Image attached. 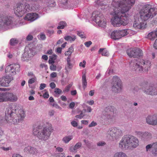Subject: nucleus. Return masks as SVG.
Instances as JSON below:
<instances>
[{"label":"nucleus","instance_id":"1","mask_svg":"<svg viewBox=\"0 0 157 157\" xmlns=\"http://www.w3.org/2000/svg\"><path fill=\"white\" fill-rule=\"evenodd\" d=\"M135 0H113L111 4L114 8L113 17L111 20L114 27L125 26L128 23V17L126 14L134 4Z\"/></svg>","mask_w":157,"mask_h":157},{"label":"nucleus","instance_id":"2","mask_svg":"<svg viewBox=\"0 0 157 157\" xmlns=\"http://www.w3.org/2000/svg\"><path fill=\"white\" fill-rule=\"evenodd\" d=\"M5 113L6 120L14 124L21 122L25 117V112L22 109H14L12 106L6 108Z\"/></svg>","mask_w":157,"mask_h":157},{"label":"nucleus","instance_id":"3","mask_svg":"<svg viewBox=\"0 0 157 157\" xmlns=\"http://www.w3.org/2000/svg\"><path fill=\"white\" fill-rule=\"evenodd\" d=\"M53 130L51 124L43 128L41 126L36 127L33 126V133L34 135L36 136L39 139L45 141L49 138Z\"/></svg>","mask_w":157,"mask_h":157},{"label":"nucleus","instance_id":"4","mask_svg":"<svg viewBox=\"0 0 157 157\" xmlns=\"http://www.w3.org/2000/svg\"><path fill=\"white\" fill-rule=\"evenodd\" d=\"M139 141L136 137L131 135L124 136L121 140L119 147L122 150H127L131 147L136 148L139 145Z\"/></svg>","mask_w":157,"mask_h":157},{"label":"nucleus","instance_id":"5","mask_svg":"<svg viewBox=\"0 0 157 157\" xmlns=\"http://www.w3.org/2000/svg\"><path fill=\"white\" fill-rule=\"evenodd\" d=\"M130 68L132 70L140 72L144 70L147 71L151 66V62L148 60L140 59V61L134 59L131 60L129 63Z\"/></svg>","mask_w":157,"mask_h":157},{"label":"nucleus","instance_id":"6","mask_svg":"<svg viewBox=\"0 0 157 157\" xmlns=\"http://www.w3.org/2000/svg\"><path fill=\"white\" fill-rule=\"evenodd\" d=\"M156 12L154 8H152L149 5L144 6L139 12V17L142 21H145L152 18L156 14Z\"/></svg>","mask_w":157,"mask_h":157},{"label":"nucleus","instance_id":"7","mask_svg":"<svg viewBox=\"0 0 157 157\" xmlns=\"http://www.w3.org/2000/svg\"><path fill=\"white\" fill-rule=\"evenodd\" d=\"M31 9L28 4L19 3L17 4L14 10L15 14L18 17H21L25 13L29 12Z\"/></svg>","mask_w":157,"mask_h":157},{"label":"nucleus","instance_id":"8","mask_svg":"<svg viewBox=\"0 0 157 157\" xmlns=\"http://www.w3.org/2000/svg\"><path fill=\"white\" fill-rule=\"evenodd\" d=\"M17 99L16 96L9 92H0V102L15 101Z\"/></svg>","mask_w":157,"mask_h":157},{"label":"nucleus","instance_id":"9","mask_svg":"<svg viewBox=\"0 0 157 157\" xmlns=\"http://www.w3.org/2000/svg\"><path fill=\"white\" fill-rule=\"evenodd\" d=\"M152 85L145 81L141 83V86H142L143 90L146 94L151 95H156L157 91Z\"/></svg>","mask_w":157,"mask_h":157},{"label":"nucleus","instance_id":"10","mask_svg":"<svg viewBox=\"0 0 157 157\" xmlns=\"http://www.w3.org/2000/svg\"><path fill=\"white\" fill-rule=\"evenodd\" d=\"M94 16V20L98 24V25L102 27H104L106 25V21L103 14L98 12H94L92 15Z\"/></svg>","mask_w":157,"mask_h":157},{"label":"nucleus","instance_id":"11","mask_svg":"<svg viewBox=\"0 0 157 157\" xmlns=\"http://www.w3.org/2000/svg\"><path fill=\"white\" fill-rule=\"evenodd\" d=\"M127 55L129 57L138 58L143 55L142 50L138 48H130L126 51Z\"/></svg>","mask_w":157,"mask_h":157},{"label":"nucleus","instance_id":"12","mask_svg":"<svg viewBox=\"0 0 157 157\" xmlns=\"http://www.w3.org/2000/svg\"><path fill=\"white\" fill-rule=\"evenodd\" d=\"M112 80L113 84L112 88L113 91L115 92H120L122 89V83L119 78L115 76L113 77Z\"/></svg>","mask_w":157,"mask_h":157},{"label":"nucleus","instance_id":"13","mask_svg":"<svg viewBox=\"0 0 157 157\" xmlns=\"http://www.w3.org/2000/svg\"><path fill=\"white\" fill-rule=\"evenodd\" d=\"M108 135L110 136L113 139H117L122 135L121 130L116 127H112L109 129L107 132Z\"/></svg>","mask_w":157,"mask_h":157},{"label":"nucleus","instance_id":"14","mask_svg":"<svg viewBox=\"0 0 157 157\" xmlns=\"http://www.w3.org/2000/svg\"><path fill=\"white\" fill-rule=\"evenodd\" d=\"M20 70V65L18 64H15L6 67L5 69V72H10L12 75H15L17 72L19 71Z\"/></svg>","mask_w":157,"mask_h":157},{"label":"nucleus","instance_id":"15","mask_svg":"<svg viewBox=\"0 0 157 157\" xmlns=\"http://www.w3.org/2000/svg\"><path fill=\"white\" fill-rule=\"evenodd\" d=\"M152 148L151 152L154 156H157V142L154 143L152 144H148L146 146V149L147 151Z\"/></svg>","mask_w":157,"mask_h":157},{"label":"nucleus","instance_id":"16","mask_svg":"<svg viewBox=\"0 0 157 157\" xmlns=\"http://www.w3.org/2000/svg\"><path fill=\"white\" fill-rule=\"evenodd\" d=\"M13 78L6 76L0 78V86L3 87H7L9 86V83L13 80Z\"/></svg>","mask_w":157,"mask_h":157},{"label":"nucleus","instance_id":"17","mask_svg":"<svg viewBox=\"0 0 157 157\" xmlns=\"http://www.w3.org/2000/svg\"><path fill=\"white\" fill-rule=\"evenodd\" d=\"M146 121L147 123L149 124L157 125V115L148 116L146 118Z\"/></svg>","mask_w":157,"mask_h":157},{"label":"nucleus","instance_id":"18","mask_svg":"<svg viewBox=\"0 0 157 157\" xmlns=\"http://www.w3.org/2000/svg\"><path fill=\"white\" fill-rule=\"evenodd\" d=\"M12 22V18L11 17L5 16L3 15H0V23H3L5 24L9 25Z\"/></svg>","mask_w":157,"mask_h":157},{"label":"nucleus","instance_id":"19","mask_svg":"<svg viewBox=\"0 0 157 157\" xmlns=\"http://www.w3.org/2000/svg\"><path fill=\"white\" fill-rule=\"evenodd\" d=\"M38 17V15L36 13H29L26 14L24 19L32 21L36 19Z\"/></svg>","mask_w":157,"mask_h":157},{"label":"nucleus","instance_id":"20","mask_svg":"<svg viewBox=\"0 0 157 157\" xmlns=\"http://www.w3.org/2000/svg\"><path fill=\"white\" fill-rule=\"evenodd\" d=\"M133 26L136 29H144L145 28L144 23L143 21L140 22L139 20H136L133 23Z\"/></svg>","mask_w":157,"mask_h":157},{"label":"nucleus","instance_id":"21","mask_svg":"<svg viewBox=\"0 0 157 157\" xmlns=\"http://www.w3.org/2000/svg\"><path fill=\"white\" fill-rule=\"evenodd\" d=\"M114 108L113 106H109L105 108V113L104 114L105 115H108L109 116L110 114H112L114 113Z\"/></svg>","mask_w":157,"mask_h":157},{"label":"nucleus","instance_id":"22","mask_svg":"<svg viewBox=\"0 0 157 157\" xmlns=\"http://www.w3.org/2000/svg\"><path fill=\"white\" fill-rule=\"evenodd\" d=\"M82 145L81 142H79L77 143L73 147L71 146L69 148V151L72 152H76L77 149L80 148Z\"/></svg>","mask_w":157,"mask_h":157},{"label":"nucleus","instance_id":"23","mask_svg":"<svg viewBox=\"0 0 157 157\" xmlns=\"http://www.w3.org/2000/svg\"><path fill=\"white\" fill-rule=\"evenodd\" d=\"M27 147L29 153L32 154L34 157H35L39 155L38 150L36 148L31 147Z\"/></svg>","mask_w":157,"mask_h":157},{"label":"nucleus","instance_id":"24","mask_svg":"<svg viewBox=\"0 0 157 157\" xmlns=\"http://www.w3.org/2000/svg\"><path fill=\"white\" fill-rule=\"evenodd\" d=\"M111 38L114 40H118L121 38V36L118 30L114 31L111 35Z\"/></svg>","mask_w":157,"mask_h":157},{"label":"nucleus","instance_id":"25","mask_svg":"<svg viewBox=\"0 0 157 157\" xmlns=\"http://www.w3.org/2000/svg\"><path fill=\"white\" fill-rule=\"evenodd\" d=\"M67 65L65 67V69L66 71L67 72L72 69L73 67V65L71 63L70 58L69 57L67 58Z\"/></svg>","mask_w":157,"mask_h":157},{"label":"nucleus","instance_id":"26","mask_svg":"<svg viewBox=\"0 0 157 157\" xmlns=\"http://www.w3.org/2000/svg\"><path fill=\"white\" fill-rule=\"evenodd\" d=\"M157 37V31H153L149 33L147 35V38L151 40H154Z\"/></svg>","mask_w":157,"mask_h":157},{"label":"nucleus","instance_id":"27","mask_svg":"<svg viewBox=\"0 0 157 157\" xmlns=\"http://www.w3.org/2000/svg\"><path fill=\"white\" fill-rule=\"evenodd\" d=\"M82 86L84 89H85L87 85V82L85 73H82Z\"/></svg>","mask_w":157,"mask_h":157},{"label":"nucleus","instance_id":"28","mask_svg":"<svg viewBox=\"0 0 157 157\" xmlns=\"http://www.w3.org/2000/svg\"><path fill=\"white\" fill-rule=\"evenodd\" d=\"M64 39L67 41H69L71 42H72L75 40L76 39V37L74 35H72V36H67L64 37Z\"/></svg>","mask_w":157,"mask_h":157},{"label":"nucleus","instance_id":"29","mask_svg":"<svg viewBox=\"0 0 157 157\" xmlns=\"http://www.w3.org/2000/svg\"><path fill=\"white\" fill-rule=\"evenodd\" d=\"M128 31H129V30L125 29L122 30H118L120 36H121V38L126 36L128 33Z\"/></svg>","mask_w":157,"mask_h":157},{"label":"nucleus","instance_id":"30","mask_svg":"<svg viewBox=\"0 0 157 157\" xmlns=\"http://www.w3.org/2000/svg\"><path fill=\"white\" fill-rule=\"evenodd\" d=\"M151 138V135L150 133L148 132H145L143 134L142 138L144 140H148Z\"/></svg>","mask_w":157,"mask_h":157},{"label":"nucleus","instance_id":"31","mask_svg":"<svg viewBox=\"0 0 157 157\" xmlns=\"http://www.w3.org/2000/svg\"><path fill=\"white\" fill-rule=\"evenodd\" d=\"M73 139L72 136H67L64 137L62 139L63 141L65 144H67Z\"/></svg>","mask_w":157,"mask_h":157},{"label":"nucleus","instance_id":"32","mask_svg":"<svg viewBox=\"0 0 157 157\" xmlns=\"http://www.w3.org/2000/svg\"><path fill=\"white\" fill-rule=\"evenodd\" d=\"M113 157H128V156L125 153L120 151L116 153Z\"/></svg>","mask_w":157,"mask_h":157},{"label":"nucleus","instance_id":"33","mask_svg":"<svg viewBox=\"0 0 157 157\" xmlns=\"http://www.w3.org/2000/svg\"><path fill=\"white\" fill-rule=\"evenodd\" d=\"M98 52L99 53H101V54L102 56H108L109 55V53L106 50H104V48H100Z\"/></svg>","mask_w":157,"mask_h":157},{"label":"nucleus","instance_id":"34","mask_svg":"<svg viewBox=\"0 0 157 157\" xmlns=\"http://www.w3.org/2000/svg\"><path fill=\"white\" fill-rule=\"evenodd\" d=\"M67 25L66 23L64 21H60L59 23V25L57 27V29H62L64 28Z\"/></svg>","mask_w":157,"mask_h":157},{"label":"nucleus","instance_id":"35","mask_svg":"<svg viewBox=\"0 0 157 157\" xmlns=\"http://www.w3.org/2000/svg\"><path fill=\"white\" fill-rule=\"evenodd\" d=\"M18 43V40L15 38H12L10 40V44L11 45H14Z\"/></svg>","mask_w":157,"mask_h":157},{"label":"nucleus","instance_id":"36","mask_svg":"<svg viewBox=\"0 0 157 157\" xmlns=\"http://www.w3.org/2000/svg\"><path fill=\"white\" fill-rule=\"evenodd\" d=\"M36 78L34 76V77L33 78H32L29 79V80L28 81V83L29 84H32L34 83L36 81Z\"/></svg>","mask_w":157,"mask_h":157},{"label":"nucleus","instance_id":"37","mask_svg":"<svg viewBox=\"0 0 157 157\" xmlns=\"http://www.w3.org/2000/svg\"><path fill=\"white\" fill-rule=\"evenodd\" d=\"M54 92L56 94H60L62 92V90L58 88H55Z\"/></svg>","mask_w":157,"mask_h":157},{"label":"nucleus","instance_id":"38","mask_svg":"<svg viewBox=\"0 0 157 157\" xmlns=\"http://www.w3.org/2000/svg\"><path fill=\"white\" fill-rule=\"evenodd\" d=\"M48 3L50 7H53L56 5V3L53 0L49 1Z\"/></svg>","mask_w":157,"mask_h":157},{"label":"nucleus","instance_id":"39","mask_svg":"<svg viewBox=\"0 0 157 157\" xmlns=\"http://www.w3.org/2000/svg\"><path fill=\"white\" fill-rule=\"evenodd\" d=\"M77 34L78 35L80 36L81 38H86L84 34V33L83 32H78Z\"/></svg>","mask_w":157,"mask_h":157},{"label":"nucleus","instance_id":"40","mask_svg":"<svg viewBox=\"0 0 157 157\" xmlns=\"http://www.w3.org/2000/svg\"><path fill=\"white\" fill-rule=\"evenodd\" d=\"M97 124V123L94 121H92L91 123L89 125V127H91L95 126Z\"/></svg>","mask_w":157,"mask_h":157},{"label":"nucleus","instance_id":"41","mask_svg":"<svg viewBox=\"0 0 157 157\" xmlns=\"http://www.w3.org/2000/svg\"><path fill=\"white\" fill-rule=\"evenodd\" d=\"M105 144V143L104 141H100L97 143V145L98 146H102Z\"/></svg>","mask_w":157,"mask_h":157},{"label":"nucleus","instance_id":"42","mask_svg":"<svg viewBox=\"0 0 157 157\" xmlns=\"http://www.w3.org/2000/svg\"><path fill=\"white\" fill-rule=\"evenodd\" d=\"M92 43V42L91 41H89L85 42L84 43V44L86 47H89L91 45Z\"/></svg>","mask_w":157,"mask_h":157},{"label":"nucleus","instance_id":"43","mask_svg":"<svg viewBox=\"0 0 157 157\" xmlns=\"http://www.w3.org/2000/svg\"><path fill=\"white\" fill-rule=\"evenodd\" d=\"M86 64V62L85 60H83V62H81L79 63V66L82 67L83 68H84L85 67V64Z\"/></svg>","mask_w":157,"mask_h":157},{"label":"nucleus","instance_id":"44","mask_svg":"<svg viewBox=\"0 0 157 157\" xmlns=\"http://www.w3.org/2000/svg\"><path fill=\"white\" fill-rule=\"evenodd\" d=\"M46 84L45 83H41L40 84V90H42L44 89L46 87Z\"/></svg>","mask_w":157,"mask_h":157},{"label":"nucleus","instance_id":"45","mask_svg":"<svg viewBox=\"0 0 157 157\" xmlns=\"http://www.w3.org/2000/svg\"><path fill=\"white\" fill-rule=\"evenodd\" d=\"M50 68L52 71H56V65H52L50 66Z\"/></svg>","mask_w":157,"mask_h":157},{"label":"nucleus","instance_id":"46","mask_svg":"<svg viewBox=\"0 0 157 157\" xmlns=\"http://www.w3.org/2000/svg\"><path fill=\"white\" fill-rule=\"evenodd\" d=\"M43 97L44 98H47L49 97V95L48 92H45L43 95Z\"/></svg>","mask_w":157,"mask_h":157},{"label":"nucleus","instance_id":"47","mask_svg":"<svg viewBox=\"0 0 157 157\" xmlns=\"http://www.w3.org/2000/svg\"><path fill=\"white\" fill-rule=\"evenodd\" d=\"M40 38L42 40H44L46 39V36L45 34L43 33H41L40 35Z\"/></svg>","mask_w":157,"mask_h":157},{"label":"nucleus","instance_id":"48","mask_svg":"<svg viewBox=\"0 0 157 157\" xmlns=\"http://www.w3.org/2000/svg\"><path fill=\"white\" fill-rule=\"evenodd\" d=\"M33 36L30 35H29L26 37V39L28 40H31L33 39Z\"/></svg>","mask_w":157,"mask_h":157},{"label":"nucleus","instance_id":"49","mask_svg":"<svg viewBox=\"0 0 157 157\" xmlns=\"http://www.w3.org/2000/svg\"><path fill=\"white\" fill-rule=\"evenodd\" d=\"M50 86L52 89H53L55 88L56 85L54 82H52L50 83Z\"/></svg>","mask_w":157,"mask_h":157},{"label":"nucleus","instance_id":"50","mask_svg":"<svg viewBox=\"0 0 157 157\" xmlns=\"http://www.w3.org/2000/svg\"><path fill=\"white\" fill-rule=\"evenodd\" d=\"M75 106V103L73 102H71L69 105V107L71 109H73L74 108Z\"/></svg>","mask_w":157,"mask_h":157},{"label":"nucleus","instance_id":"51","mask_svg":"<svg viewBox=\"0 0 157 157\" xmlns=\"http://www.w3.org/2000/svg\"><path fill=\"white\" fill-rule=\"evenodd\" d=\"M71 125L74 127H76L78 125L77 123L75 121H72L71 122Z\"/></svg>","mask_w":157,"mask_h":157},{"label":"nucleus","instance_id":"52","mask_svg":"<svg viewBox=\"0 0 157 157\" xmlns=\"http://www.w3.org/2000/svg\"><path fill=\"white\" fill-rule=\"evenodd\" d=\"M56 76H57V73L55 72H52L50 74V76L51 77H52V78H55L56 77Z\"/></svg>","mask_w":157,"mask_h":157},{"label":"nucleus","instance_id":"53","mask_svg":"<svg viewBox=\"0 0 157 157\" xmlns=\"http://www.w3.org/2000/svg\"><path fill=\"white\" fill-rule=\"evenodd\" d=\"M83 117V114L82 113H81L79 115H76L75 116V117L76 118H79V119H81Z\"/></svg>","mask_w":157,"mask_h":157},{"label":"nucleus","instance_id":"54","mask_svg":"<svg viewBox=\"0 0 157 157\" xmlns=\"http://www.w3.org/2000/svg\"><path fill=\"white\" fill-rule=\"evenodd\" d=\"M153 47L155 49L157 50V38L153 44Z\"/></svg>","mask_w":157,"mask_h":157},{"label":"nucleus","instance_id":"55","mask_svg":"<svg viewBox=\"0 0 157 157\" xmlns=\"http://www.w3.org/2000/svg\"><path fill=\"white\" fill-rule=\"evenodd\" d=\"M81 122L82 124L87 125L88 124V121L87 120H83L81 121Z\"/></svg>","mask_w":157,"mask_h":157},{"label":"nucleus","instance_id":"56","mask_svg":"<svg viewBox=\"0 0 157 157\" xmlns=\"http://www.w3.org/2000/svg\"><path fill=\"white\" fill-rule=\"evenodd\" d=\"M56 52L57 53L61 54L62 52V48L60 47H58L56 49Z\"/></svg>","mask_w":157,"mask_h":157},{"label":"nucleus","instance_id":"57","mask_svg":"<svg viewBox=\"0 0 157 157\" xmlns=\"http://www.w3.org/2000/svg\"><path fill=\"white\" fill-rule=\"evenodd\" d=\"M60 98L62 100L64 101H66L67 100V98L66 97L63 95L61 96Z\"/></svg>","mask_w":157,"mask_h":157},{"label":"nucleus","instance_id":"58","mask_svg":"<svg viewBox=\"0 0 157 157\" xmlns=\"http://www.w3.org/2000/svg\"><path fill=\"white\" fill-rule=\"evenodd\" d=\"M56 150L57 151L59 152H62L63 151V149L62 148L59 147L56 148Z\"/></svg>","mask_w":157,"mask_h":157},{"label":"nucleus","instance_id":"59","mask_svg":"<svg viewBox=\"0 0 157 157\" xmlns=\"http://www.w3.org/2000/svg\"><path fill=\"white\" fill-rule=\"evenodd\" d=\"M70 86H69V85L65 87V88L64 90V91L65 92H68L70 90Z\"/></svg>","mask_w":157,"mask_h":157},{"label":"nucleus","instance_id":"60","mask_svg":"<svg viewBox=\"0 0 157 157\" xmlns=\"http://www.w3.org/2000/svg\"><path fill=\"white\" fill-rule=\"evenodd\" d=\"M2 148L5 151H7L10 149H11V147H2Z\"/></svg>","mask_w":157,"mask_h":157},{"label":"nucleus","instance_id":"61","mask_svg":"<svg viewBox=\"0 0 157 157\" xmlns=\"http://www.w3.org/2000/svg\"><path fill=\"white\" fill-rule=\"evenodd\" d=\"M71 52H70L69 51H67L65 52V56H70L71 55Z\"/></svg>","mask_w":157,"mask_h":157},{"label":"nucleus","instance_id":"62","mask_svg":"<svg viewBox=\"0 0 157 157\" xmlns=\"http://www.w3.org/2000/svg\"><path fill=\"white\" fill-rule=\"evenodd\" d=\"M12 157H23L21 156L20 155L17 154H13L12 155Z\"/></svg>","mask_w":157,"mask_h":157},{"label":"nucleus","instance_id":"63","mask_svg":"<svg viewBox=\"0 0 157 157\" xmlns=\"http://www.w3.org/2000/svg\"><path fill=\"white\" fill-rule=\"evenodd\" d=\"M87 103L90 105H93L94 103V101L93 100H90L87 101Z\"/></svg>","mask_w":157,"mask_h":157},{"label":"nucleus","instance_id":"64","mask_svg":"<svg viewBox=\"0 0 157 157\" xmlns=\"http://www.w3.org/2000/svg\"><path fill=\"white\" fill-rule=\"evenodd\" d=\"M70 52H71V53L73 52L74 51V48H73V47L72 46H71L69 48V49H68V50Z\"/></svg>","mask_w":157,"mask_h":157}]
</instances>
